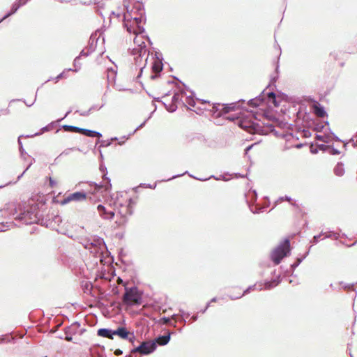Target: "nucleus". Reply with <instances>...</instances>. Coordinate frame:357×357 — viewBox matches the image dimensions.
<instances>
[{
	"instance_id": "nucleus-28",
	"label": "nucleus",
	"mask_w": 357,
	"mask_h": 357,
	"mask_svg": "<svg viewBox=\"0 0 357 357\" xmlns=\"http://www.w3.org/2000/svg\"><path fill=\"white\" fill-rule=\"evenodd\" d=\"M133 40L134 43L137 45L136 47H138L139 44H140L142 41H144L143 38L142 36H139V35H136Z\"/></svg>"
},
{
	"instance_id": "nucleus-55",
	"label": "nucleus",
	"mask_w": 357,
	"mask_h": 357,
	"mask_svg": "<svg viewBox=\"0 0 357 357\" xmlns=\"http://www.w3.org/2000/svg\"><path fill=\"white\" fill-rule=\"evenodd\" d=\"M66 340H68V341H71L72 340V337H66Z\"/></svg>"
},
{
	"instance_id": "nucleus-41",
	"label": "nucleus",
	"mask_w": 357,
	"mask_h": 357,
	"mask_svg": "<svg viewBox=\"0 0 357 357\" xmlns=\"http://www.w3.org/2000/svg\"><path fill=\"white\" fill-rule=\"evenodd\" d=\"M331 235L335 239H338L340 238V234L338 233L332 232Z\"/></svg>"
},
{
	"instance_id": "nucleus-63",
	"label": "nucleus",
	"mask_w": 357,
	"mask_h": 357,
	"mask_svg": "<svg viewBox=\"0 0 357 357\" xmlns=\"http://www.w3.org/2000/svg\"><path fill=\"white\" fill-rule=\"evenodd\" d=\"M184 316H185L186 317H188L190 316V313L189 312H186Z\"/></svg>"
},
{
	"instance_id": "nucleus-36",
	"label": "nucleus",
	"mask_w": 357,
	"mask_h": 357,
	"mask_svg": "<svg viewBox=\"0 0 357 357\" xmlns=\"http://www.w3.org/2000/svg\"><path fill=\"white\" fill-rule=\"evenodd\" d=\"M330 153L332 155H338V154H340V152L337 149H336L333 147V148L331 149V152Z\"/></svg>"
},
{
	"instance_id": "nucleus-17",
	"label": "nucleus",
	"mask_w": 357,
	"mask_h": 357,
	"mask_svg": "<svg viewBox=\"0 0 357 357\" xmlns=\"http://www.w3.org/2000/svg\"><path fill=\"white\" fill-rule=\"evenodd\" d=\"M98 335L109 339H113L114 337L113 330L108 328H100L98 331Z\"/></svg>"
},
{
	"instance_id": "nucleus-1",
	"label": "nucleus",
	"mask_w": 357,
	"mask_h": 357,
	"mask_svg": "<svg viewBox=\"0 0 357 357\" xmlns=\"http://www.w3.org/2000/svg\"><path fill=\"white\" fill-rule=\"evenodd\" d=\"M144 21L143 12L141 10L140 13L137 15L132 14V12L129 13L127 8V13L123 15V25L126 28L128 32L133 33L135 35H139L144 32V28L142 23Z\"/></svg>"
},
{
	"instance_id": "nucleus-16",
	"label": "nucleus",
	"mask_w": 357,
	"mask_h": 357,
	"mask_svg": "<svg viewBox=\"0 0 357 357\" xmlns=\"http://www.w3.org/2000/svg\"><path fill=\"white\" fill-rule=\"evenodd\" d=\"M29 0H17L12 6V8H11V12L8 14H7L4 17L3 19L8 17V16L11 15L12 14L15 13L17 9L24 5L25 3H27Z\"/></svg>"
},
{
	"instance_id": "nucleus-51",
	"label": "nucleus",
	"mask_w": 357,
	"mask_h": 357,
	"mask_svg": "<svg viewBox=\"0 0 357 357\" xmlns=\"http://www.w3.org/2000/svg\"><path fill=\"white\" fill-rule=\"evenodd\" d=\"M331 237H332L331 234H325V238H331Z\"/></svg>"
},
{
	"instance_id": "nucleus-12",
	"label": "nucleus",
	"mask_w": 357,
	"mask_h": 357,
	"mask_svg": "<svg viewBox=\"0 0 357 357\" xmlns=\"http://www.w3.org/2000/svg\"><path fill=\"white\" fill-rule=\"evenodd\" d=\"M163 68V64L162 62V59H160L157 56V59L154 61L152 65V70L155 73L154 75L151 76L152 79H155L158 77V74L162 71Z\"/></svg>"
},
{
	"instance_id": "nucleus-14",
	"label": "nucleus",
	"mask_w": 357,
	"mask_h": 357,
	"mask_svg": "<svg viewBox=\"0 0 357 357\" xmlns=\"http://www.w3.org/2000/svg\"><path fill=\"white\" fill-rule=\"evenodd\" d=\"M264 100V91H262L261 94L259 96L250 99L248 102V105L252 107H258Z\"/></svg>"
},
{
	"instance_id": "nucleus-45",
	"label": "nucleus",
	"mask_w": 357,
	"mask_h": 357,
	"mask_svg": "<svg viewBox=\"0 0 357 357\" xmlns=\"http://www.w3.org/2000/svg\"><path fill=\"white\" fill-rule=\"evenodd\" d=\"M103 106V104H101L100 105H95V106H93V109H100ZM92 109V107H91V109Z\"/></svg>"
},
{
	"instance_id": "nucleus-50",
	"label": "nucleus",
	"mask_w": 357,
	"mask_h": 357,
	"mask_svg": "<svg viewBox=\"0 0 357 357\" xmlns=\"http://www.w3.org/2000/svg\"><path fill=\"white\" fill-rule=\"evenodd\" d=\"M252 148V146H249L245 149V153H247Z\"/></svg>"
},
{
	"instance_id": "nucleus-53",
	"label": "nucleus",
	"mask_w": 357,
	"mask_h": 357,
	"mask_svg": "<svg viewBox=\"0 0 357 357\" xmlns=\"http://www.w3.org/2000/svg\"><path fill=\"white\" fill-rule=\"evenodd\" d=\"M100 171H101L102 172H105V170L106 169V168H105V167H100Z\"/></svg>"
},
{
	"instance_id": "nucleus-62",
	"label": "nucleus",
	"mask_w": 357,
	"mask_h": 357,
	"mask_svg": "<svg viewBox=\"0 0 357 357\" xmlns=\"http://www.w3.org/2000/svg\"><path fill=\"white\" fill-rule=\"evenodd\" d=\"M206 308L202 309V310H201V312L204 313L206 311Z\"/></svg>"
},
{
	"instance_id": "nucleus-26",
	"label": "nucleus",
	"mask_w": 357,
	"mask_h": 357,
	"mask_svg": "<svg viewBox=\"0 0 357 357\" xmlns=\"http://www.w3.org/2000/svg\"><path fill=\"white\" fill-rule=\"evenodd\" d=\"M185 100L184 101V103H187L190 107H194L195 105V102L194 99L191 97V96H185Z\"/></svg>"
},
{
	"instance_id": "nucleus-25",
	"label": "nucleus",
	"mask_w": 357,
	"mask_h": 357,
	"mask_svg": "<svg viewBox=\"0 0 357 357\" xmlns=\"http://www.w3.org/2000/svg\"><path fill=\"white\" fill-rule=\"evenodd\" d=\"M47 179L49 181L48 185L50 188H54L57 187L58 183H59L57 179L52 178V177H48Z\"/></svg>"
},
{
	"instance_id": "nucleus-54",
	"label": "nucleus",
	"mask_w": 357,
	"mask_h": 357,
	"mask_svg": "<svg viewBox=\"0 0 357 357\" xmlns=\"http://www.w3.org/2000/svg\"><path fill=\"white\" fill-rule=\"evenodd\" d=\"M181 321L183 322L184 324H185L186 322V320L185 319V318L182 317L181 319H180Z\"/></svg>"
},
{
	"instance_id": "nucleus-60",
	"label": "nucleus",
	"mask_w": 357,
	"mask_h": 357,
	"mask_svg": "<svg viewBox=\"0 0 357 357\" xmlns=\"http://www.w3.org/2000/svg\"><path fill=\"white\" fill-rule=\"evenodd\" d=\"M296 148H301V147H302V144H297V145L296 146Z\"/></svg>"
},
{
	"instance_id": "nucleus-6",
	"label": "nucleus",
	"mask_w": 357,
	"mask_h": 357,
	"mask_svg": "<svg viewBox=\"0 0 357 357\" xmlns=\"http://www.w3.org/2000/svg\"><path fill=\"white\" fill-rule=\"evenodd\" d=\"M156 349L155 342L144 341L138 347L131 350L132 353H139L143 355H147L153 352Z\"/></svg>"
},
{
	"instance_id": "nucleus-29",
	"label": "nucleus",
	"mask_w": 357,
	"mask_h": 357,
	"mask_svg": "<svg viewBox=\"0 0 357 357\" xmlns=\"http://www.w3.org/2000/svg\"><path fill=\"white\" fill-rule=\"evenodd\" d=\"M65 129L66 130H68V131H73V132H78L79 131V128L78 127H75V126H65Z\"/></svg>"
},
{
	"instance_id": "nucleus-3",
	"label": "nucleus",
	"mask_w": 357,
	"mask_h": 357,
	"mask_svg": "<svg viewBox=\"0 0 357 357\" xmlns=\"http://www.w3.org/2000/svg\"><path fill=\"white\" fill-rule=\"evenodd\" d=\"M132 54L134 56L135 65L140 71L137 76L139 77L147 63L149 55L145 42L142 41L138 47H134L132 50Z\"/></svg>"
},
{
	"instance_id": "nucleus-27",
	"label": "nucleus",
	"mask_w": 357,
	"mask_h": 357,
	"mask_svg": "<svg viewBox=\"0 0 357 357\" xmlns=\"http://www.w3.org/2000/svg\"><path fill=\"white\" fill-rule=\"evenodd\" d=\"M160 321L162 322V324H169L170 326H172L174 327H176V324H172L171 323V319L169 318V317H163L162 318H161Z\"/></svg>"
},
{
	"instance_id": "nucleus-11",
	"label": "nucleus",
	"mask_w": 357,
	"mask_h": 357,
	"mask_svg": "<svg viewBox=\"0 0 357 357\" xmlns=\"http://www.w3.org/2000/svg\"><path fill=\"white\" fill-rule=\"evenodd\" d=\"M86 194L81 192H76L72 194H70L66 197L61 201V204H66L73 201H81L86 199Z\"/></svg>"
},
{
	"instance_id": "nucleus-7",
	"label": "nucleus",
	"mask_w": 357,
	"mask_h": 357,
	"mask_svg": "<svg viewBox=\"0 0 357 357\" xmlns=\"http://www.w3.org/2000/svg\"><path fill=\"white\" fill-rule=\"evenodd\" d=\"M94 4L97 12L99 13L100 15L105 18V15H109V22H111L112 17H115L117 19L121 17V13L115 11H110L105 8V2L103 0L98 1L95 0Z\"/></svg>"
},
{
	"instance_id": "nucleus-35",
	"label": "nucleus",
	"mask_w": 357,
	"mask_h": 357,
	"mask_svg": "<svg viewBox=\"0 0 357 357\" xmlns=\"http://www.w3.org/2000/svg\"><path fill=\"white\" fill-rule=\"evenodd\" d=\"M234 109V107L232 106H225L223 108V112L225 113H228L229 111L232 110Z\"/></svg>"
},
{
	"instance_id": "nucleus-23",
	"label": "nucleus",
	"mask_w": 357,
	"mask_h": 357,
	"mask_svg": "<svg viewBox=\"0 0 357 357\" xmlns=\"http://www.w3.org/2000/svg\"><path fill=\"white\" fill-rule=\"evenodd\" d=\"M255 287H256V284L250 286L243 291V293L242 294H239L238 296L229 295V297L231 300H236V299L241 298L243 296L248 294L251 290L254 289L255 288Z\"/></svg>"
},
{
	"instance_id": "nucleus-61",
	"label": "nucleus",
	"mask_w": 357,
	"mask_h": 357,
	"mask_svg": "<svg viewBox=\"0 0 357 357\" xmlns=\"http://www.w3.org/2000/svg\"><path fill=\"white\" fill-rule=\"evenodd\" d=\"M252 213H259V211H258V210H256V211H252Z\"/></svg>"
},
{
	"instance_id": "nucleus-22",
	"label": "nucleus",
	"mask_w": 357,
	"mask_h": 357,
	"mask_svg": "<svg viewBox=\"0 0 357 357\" xmlns=\"http://www.w3.org/2000/svg\"><path fill=\"white\" fill-rule=\"evenodd\" d=\"M334 174L337 176H342L344 174V168L342 163H337L334 168Z\"/></svg>"
},
{
	"instance_id": "nucleus-18",
	"label": "nucleus",
	"mask_w": 357,
	"mask_h": 357,
	"mask_svg": "<svg viewBox=\"0 0 357 357\" xmlns=\"http://www.w3.org/2000/svg\"><path fill=\"white\" fill-rule=\"evenodd\" d=\"M314 112L319 117H324L326 114L324 107L318 103L314 105Z\"/></svg>"
},
{
	"instance_id": "nucleus-42",
	"label": "nucleus",
	"mask_w": 357,
	"mask_h": 357,
	"mask_svg": "<svg viewBox=\"0 0 357 357\" xmlns=\"http://www.w3.org/2000/svg\"><path fill=\"white\" fill-rule=\"evenodd\" d=\"M122 354H123V351L119 349H116L114 351V354L116 356H119V355H121Z\"/></svg>"
},
{
	"instance_id": "nucleus-15",
	"label": "nucleus",
	"mask_w": 357,
	"mask_h": 357,
	"mask_svg": "<svg viewBox=\"0 0 357 357\" xmlns=\"http://www.w3.org/2000/svg\"><path fill=\"white\" fill-rule=\"evenodd\" d=\"M171 333H168L167 335H161L155 339L153 342H155V344L164 346L166 345L170 340Z\"/></svg>"
},
{
	"instance_id": "nucleus-30",
	"label": "nucleus",
	"mask_w": 357,
	"mask_h": 357,
	"mask_svg": "<svg viewBox=\"0 0 357 357\" xmlns=\"http://www.w3.org/2000/svg\"><path fill=\"white\" fill-rule=\"evenodd\" d=\"M316 139L319 141L323 142L324 143H328V141L327 140L326 137L324 135H316Z\"/></svg>"
},
{
	"instance_id": "nucleus-46",
	"label": "nucleus",
	"mask_w": 357,
	"mask_h": 357,
	"mask_svg": "<svg viewBox=\"0 0 357 357\" xmlns=\"http://www.w3.org/2000/svg\"><path fill=\"white\" fill-rule=\"evenodd\" d=\"M145 124V121L144 123H142L141 125H139L135 130L133 132H136V130H137L138 129L142 128Z\"/></svg>"
},
{
	"instance_id": "nucleus-4",
	"label": "nucleus",
	"mask_w": 357,
	"mask_h": 357,
	"mask_svg": "<svg viewBox=\"0 0 357 357\" xmlns=\"http://www.w3.org/2000/svg\"><path fill=\"white\" fill-rule=\"evenodd\" d=\"M290 252V241L285 239L278 245L271 252V258L275 264H279L282 259L287 257Z\"/></svg>"
},
{
	"instance_id": "nucleus-20",
	"label": "nucleus",
	"mask_w": 357,
	"mask_h": 357,
	"mask_svg": "<svg viewBox=\"0 0 357 357\" xmlns=\"http://www.w3.org/2000/svg\"><path fill=\"white\" fill-rule=\"evenodd\" d=\"M267 98L269 104H273L275 107L279 106V102L276 100V96L274 92L268 93Z\"/></svg>"
},
{
	"instance_id": "nucleus-33",
	"label": "nucleus",
	"mask_w": 357,
	"mask_h": 357,
	"mask_svg": "<svg viewBox=\"0 0 357 357\" xmlns=\"http://www.w3.org/2000/svg\"><path fill=\"white\" fill-rule=\"evenodd\" d=\"M78 132L84 134V135L89 137V129L79 128V131Z\"/></svg>"
},
{
	"instance_id": "nucleus-32",
	"label": "nucleus",
	"mask_w": 357,
	"mask_h": 357,
	"mask_svg": "<svg viewBox=\"0 0 357 357\" xmlns=\"http://www.w3.org/2000/svg\"><path fill=\"white\" fill-rule=\"evenodd\" d=\"M176 109H177V106L173 103L167 107V109L170 112H173L176 111Z\"/></svg>"
},
{
	"instance_id": "nucleus-10",
	"label": "nucleus",
	"mask_w": 357,
	"mask_h": 357,
	"mask_svg": "<svg viewBox=\"0 0 357 357\" xmlns=\"http://www.w3.org/2000/svg\"><path fill=\"white\" fill-rule=\"evenodd\" d=\"M96 207L99 215L105 220H112L114 217V212L113 211H107L106 208L102 204L96 206V203L93 204Z\"/></svg>"
},
{
	"instance_id": "nucleus-59",
	"label": "nucleus",
	"mask_w": 357,
	"mask_h": 357,
	"mask_svg": "<svg viewBox=\"0 0 357 357\" xmlns=\"http://www.w3.org/2000/svg\"><path fill=\"white\" fill-rule=\"evenodd\" d=\"M253 194L255 195V199H256V198H257V192H256L255 190H253Z\"/></svg>"
},
{
	"instance_id": "nucleus-43",
	"label": "nucleus",
	"mask_w": 357,
	"mask_h": 357,
	"mask_svg": "<svg viewBox=\"0 0 357 357\" xmlns=\"http://www.w3.org/2000/svg\"><path fill=\"white\" fill-rule=\"evenodd\" d=\"M210 178H214L215 180H226L224 176H220V177H215V176H211Z\"/></svg>"
},
{
	"instance_id": "nucleus-2",
	"label": "nucleus",
	"mask_w": 357,
	"mask_h": 357,
	"mask_svg": "<svg viewBox=\"0 0 357 357\" xmlns=\"http://www.w3.org/2000/svg\"><path fill=\"white\" fill-rule=\"evenodd\" d=\"M107 251L105 241L100 237L91 236V265L98 266L103 264L104 253Z\"/></svg>"
},
{
	"instance_id": "nucleus-56",
	"label": "nucleus",
	"mask_w": 357,
	"mask_h": 357,
	"mask_svg": "<svg viewBox=\"0 0 357 357\" xmlns=\"http://www.w3.org/2000/svg\"><path fill=\"white\" fill-rule=\"evenodd\" d=\"M217 301V298L214 297L211 300V302H215Z\"/></svg>"
},
{
	"instance_id": "nucleus-21",
	"label": "nucleus",
	"mask_w": 357,
	"mask_h": 357,
	"mask_svg": "<svg viewBox=\"0 0 357 357\" xmlns=\"http://www.w3.org/2000/svg\"><path fill=\"white\" fill-rule=\"evenodd\" d=\"M183 96H186V93L183 91H181V93H175L172 97L173 104L180 101L184 103V100H183Z\"/></svg>"
},
{
	"instance_id": "nucleus-49",
	"label": "nucleus",
	"mask_w": 357,
	"mask_h": 357,
	"mask_svg": "<svg viewBox=\"0 0 357 357\" xmlns=\"http://www.w3.org/2000/svg\"><path fill=\"white\" fill-rule=\"evenodd\" d=\"M324 128V126H317V130L319 131Z\"/></svg>"
},
{
	"instance_id": "nucleus-31",
	"label": "nucleus",
	"mask_w": 357,
	"mask_h": 357,
	"mask_svg": "<svg viewBox=\"0 0 357 357\" xmlns=\"http://www.w3.org/2000/svg\"><path fill=\"white\" fill-rule=\"evenodd\" d=\"M101 136H102L101 133L91 130V137H98V138H100Z\"/></svg>"
},
{
	"instance_id": "nucleus-44",
	"label": "nucleus",
	"mask_w": 357,
	"mask_h": 357,
	"mask_svg": "<svg viewBox=\"0 0 357 357\" xmlns=\"http://www.w3.org/2000/svg\"><path fill=\"white\" fill-rule=\"evenodd\" d=\"M189 176H190V177H192V178H195V179H197V180H199V181H207V180L208 179V178H197V177H195V176H192V175H191V174H189Z\"/></svg>"
},
{
	"instance_id": "nucleus-24",
	"label": "nucleus",
	"mask_w": 357,
	"mask_h": 357,
	"mask_svg": "<svg viewBox=\"0 0 357 357\" xmlns=\"http://www.w3.org/2000/svg\"><path fill=\"white\" fill-rule=\"evenodd\" d=\"M280 283L279 279H274L271 281L266 282L264 284V288L266 289H270L271 288H273L276 287Z\"/></svg>"
},
{
	"instance_id": "nucleus-52",
	"label": "nucleus",
	"mask_w": 357,
	"mask_h": 357,
	"mask_svg": "<svg viewBox=\"0 0 357 357\" xmlns=\"http://www.w3.org/2000/svg\"><path fill=\"white\" fill-rule=\"evenodd\" d=\"M180 312L181 313V316L184 317V315L185 314L186 312H185L183 310H180Z\"/></svg>"
},
{
	"instance_id": "nucleus-40",
	"label": "nucleus",
	"mask_w": 357,
	"mask_h": 357,
	"mask_svg": "<svg viewBox=\"0 0 357 357\" xmlns=\"http://www.w3.org/2000/svg\"><path fill=\"white\" fill-rule=\"evenodd\" d=\"M188 174V172H184V173H183V174H180L174 175V176H173L172 178H168L167 181H170V180H172V179H174V178H178V177H179V176H183V175H184V174Z\"/></svg>"
},
{
	"instance_id": "nucleus-34",
	"label": "nucleus",
	"mask_w": 357,
	"mask_h": 357,
	"mask_svg": "<svg viewBox=\"0 0 357 357\" xmlns=\"http://www.w3.org/2000/svg\"><path fill=\"white\" fill-rule=\"evenodd\" d=\"M305 257V256H304L303 258H298V259H297V261H296V263H295V264H292V265H291V266H292L293 268H296V267H297V266H298V265L302 262L303 259Z\"/></svg>"
},
{
	"instance_id": "nucleus-9",
	"label": "nucleus",
	"mask_w": 357,
	"mask_h": 357,
	"mask_svg": "<svg viewBox=\"0 0 357 357\" xmlns=\"http://www.w3.org/2000/svg\"><path fill=\"white\" fill-rule=\"evenodd\" d=\"M134 204L132 199L130 198L128 199V204L126 206H123V204L115 202V206L118 207L120 206L121 208H123L122 209L120 208L119 211V213L123 217L126 218L128 215H130L132 214V208L131 204Z\"/></svg>"
},
{
	"instance_id": "nucleus-19",
	"label": "nucleus",
	"mask_w": 357,
	"mask_h": 357,
	"mask_svg": "<svg viewBox=\"0 0 357 357\" xmlns=\"http://www.w3.org/2000/svg\"><path fill=\"white\" fill-rule=\"evenodd\" d=\"M116 67L107 68V79L109 83L114 82L116 76Z\"/></svg>"
},
{
	"instance_id": "nucleus-47",
	"label": "nucleus",
	"mask_w": 357,
	"mask_h": 357,
	"mask_svg": "<svg viewBox=\"0 0 357 357\" xmlns=\"http://www.w3.org/2000/svg\"><path fill=\"white\" fill-rule=\"evenodd\" d=\"M198 319V316L197 315H193L192 317H191V319L192 321H197Z\"/></svg>"
},
{
	"instance_id": "nucleus-39",
	"label": "nucleus",
	"mask_w": 357,
	"mask_h": 357,
	"mask_svg": "<svg viewBox=\"0 0 357 357\" xmlns=\"http://www.w3.org/2000/svg\"><path fill=\"white\" fill-rule=\"evenodd\" d=\"M280 200H287V201L289 202L292 205H294V204L291 203L292 199L290 197L285 196L284 197H280Z\"/></svg>"
},
{
	"instance_id": "nucleus-48",
	"label": "nucleus",
	"mask_w": 357,
	"mask_h": 357,
	"mask_svg": "<svg viewBox=\"0 0 357 357\" xmlns=\"http://www.w3.org/2000/svg\"><path fill=\"white\" fill-rule=\"evenodd\" d=\"M82 287L84 289H87V282L85 283H84V282H82Z\"/></svg>"
},
{
	"instance_id": "nucleus-5",
	"label": "nucleus",
	"mask_w": 357,
	"mask_h": 357,
	"mask_svg": "<svg viewBox=\"0 0 357 357\" xmlns=\"http://www.w3.org/2000/svg\"><path fill=\"white\" fill-rule=\"evenodd\" d=\"M123 301L127 305H139L142 303V295L137 287L126 288Z\"/></svg>"
},
{
	"instance_id": "nucleus-58",
	"label": "nucleus",
	"mask_w": 357,
	"mask_h": 357,
	"mask_svg": "<svg viewBox=\"0 0 357 357\" xmlns=\"http://www.w3.org/2000/svg\"><path fill=\"white\" fill-rule=\"evenodd\" d=\"M176 314H173L170 319H176Z\"/></svg>"
},
{
	"instance_id": "nucleus-37",
	"label": "nucleus",
	"mask_w": 357,
	"mask_h": 357,
	"mask_svg": "<svg viewBox=\"0 0 357 357\" xmlns=\"http://www.w3.org/2000/svg\"><path fill=\"white\" fill-rule=\"evenodd\" d=\"M321 237V234L316 235L313 237L312 241H311L312 243H317L319 241V238Z\"/></svg>"
},
{
	"instance_id": "nucleus-13",
	"label": "nucleus",
	"mask_w": 357,
	"mask_h": 357,
	"mask_svg": "<svg viewBox=\"0 0 357 357\" xmlns=\"http://www.w3.org/2000/svg\"><path fill=\"white\" fill-rule=\"evenodd\" d=\"M19 219L26 224H31L36 220V216L29 211L24 212L20 215Z\"/></svg>"
},
{
	"instance_id": "nucleus-38",
	"label": "nucleus",
	"mask_w": 357,
	"mask_h": 357,
	"mask_svg": "<svg viewBox=\"0 0 357 357\" xmlns=\"http://www.w3.org/2000/svg\"><path fill=\"white\" fill-rule=\"evenodd\" d=\"M318 147H319V150H321V151H326L327 149L329 148V146L324 145V144H319V145H318Z\"/></svg>"
},
{
	"instance_id": "nucleus-64",
	"label": "nucleus",
	"mask_w": 357,
	"mask_h": 357,
	"mask_svg": "<svg viewBox=\"0 0 357 357\" xmlns=\"http://www.w3.org/2000/svg\"><path fill=\"white\" fill-rule=\"evenodd\" d=\"M210 303H211V302H210V303H207V305H206V306L205 307V308L208 309V307L210 306Z\"/></svg>"
},
{
	"instance_id": "nucleus-8",
	"label": "nucleus",
	"mask_w": 357,
	"mask_h": 357,
	"mask_svg": "<svg viewBox=\"0 0 357 357\" xmlns=\"http://www.w3.org/2000/svg\"><path fill=\"white\" fill-rule=\"evenodd\" d=\"M114 335H118L122 339L128 340L133 343L135 339L133 333L129 332L125 327H119L116 330H113Z\"/></svg>"
},
{
	"instance_id": "nucleus-57",
	"label": "nucleus",
	"mask_w": 357,
	"mask_h": 357,
	"mask_svg": "<svg viewBox=\"0 0 357 357\" xmlns=\"http://www.w3.org/2000/svg\"><path fill=\"white\" fill-rule=\"evenodd\" d=\"M156 186V184H155L153 186H152L151 185H149L148 187L150 188H155Z\"/></svg>"
}]
</instances>
